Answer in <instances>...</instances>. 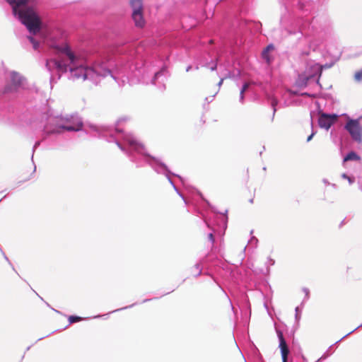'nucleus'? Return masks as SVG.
<instances>
[{"label":"nucleus","instance_id":"f03ea898","mask_svg":"<svg viewBox=\"0 0 362 362\" xmlns=\"http://www.w3.org/2000/svg\"><path fill=\"white\" fill-rule=\"evenodd\" d=\"M121 122V119L118 121L117 124V127L115 129L113 133V130L106 127H98L95 125H90V128L93 130V132H95L93 134L94 136L96 135H102L103 136H110L112 137L117 146L120 148L122 151H124V147L119 143V140L122 139L126 144H127L130 148L136 151L139 153L145 154L144 153V147L140 143H139L131 134H124L119 128V124ZM109 141H112V139H109Z\"/></svg>","mask_w":362,"mask_h":362},{"label":"nucleus","instance_id":"39448f33","mask_svg":"<svg viewBox=\"0 0 362 362\" xmlns=\"http://www.w3.org/2000/svg\"><path fill=\"white\" fill-rule=\"evenodd\" d=\"M345 129L354 141L358 143L362 142V127L358 119H348Z\"/></svg>","mask_w":362,"mask_h":362},{"label":"nucleus","instance_id":"9b49d317","mask_svg":"<svg viewBox=\"0 0 362 362\" xmlns=\"http://www.w3.org/2000/svg\"><path fill=\"white\" fill-rule=\"evenodd\" d=\"M274 50V46L272 45H268L262 53V58L269 64L271 62V57L269 52Z\"/></svg>","mask_w":362,"mask_h":362},{"label":"nucleus","instance_id":"aec40b11","mask_svg":"<svg viewBox=\"0 0 362 362\" xmlns=\"http://www.w3.org/2000/svg\"><path fill=\"white\" fill-rule=\"evenodd\" d=\"M315 134V132L313 131L312 134L308 137L307 141H310Z\"/></svg>","mask_w":362,"mask_h":362},{"label":"nucleus","instance_id":"9d476101","mask_svg":"<svg viewBox=\"0 0 362 362\" xmlns=\"http://www.w3.org/2000/svg\"><path fill=\"white\" fill-rule=\"evenodd\" d=\"M311 71L308 72L305 76H303L304 78L308 80L310 77H313L316 75H320L322 71V67L320 64L315 63L310 65ZM303 78V76H300L299 79Z\"/></svg>","mask_w":362,"mask_h":362},{"label":"nucleus","instance_id":"5701e85b","mask_svg":"<svg viewBox=\"0 0 362 362\" xmlns=\"http://www.w3.org/2000/svg\"><path fill=\"white\" fill-rule=\"evenodd\" d=\"M250 243H252L253 242H254L255 243H257V238H252L250 240Z\"/></svg>","mask_w":362,"mask_h":362},{"label":"nucleus","instance_id":"6ab92c4d","mask_svg":"<svg viewBox=\"0 0 362 362\" xmlns=\"http://www.w3.org/2000/svg\"><path fill=\"white\" fill-rule=\"evenodd\" d=\"M209 240H210L212 243H214V235H213V233H210L209 234Z\"/></svg>","mask_w":362,"mask_h":362},{"label":"nucleus","instance_id":"412c9836","mask_svg":"<svg viewBox=\"0 0 362 362\" xmlns=\"http://www.w3.org/2000/svg\"><path fill=\"white\" fill-rule=\"evenodd\" d=\"M303 291L305 292V296H306L307 298H308V295H309V291H308V289H307V288H304V289H303Z\"/></svg>","mask_w":362,"mask_h":362},{"label":"nucleus","instance_id":"2eb2a0df","mask_svg":"<svg viewBox=\"0 0 362 362\" xmlns=\"http://www.w3.org/2000/svg\"><path fill=\"white\" fill-rule=\"evenodd\" d=\"M165 71L162 70L155 74L154 78L153 79V83L156 84V80L158 79L160 76H163L164 74Z\"/></svg>","mask_w":362,"mask_h":362},{"label":"nucleus","instance_id":"6e6552de","mask_svg":"<svg viewBox=\"0 0 362 362\" xmlns=\"http://www.w3.org/2000/svg\"><path fill=\"white\" fill-rule=\"evenodd\" d=\"M148 162L149 163V164L158 172V173H166V175L169 180V181L170 182V183L173 185L176 191L177 190V188L175 187V186L173 185V182L171 181L170 178L168 176V172H165L166 171V166L160 163V161H158L157 159H156L155 158H150L148 159Z\"/></svg>","mask_w":362,"mask_h":362},{"label":"nucleus","instance_id":"dca6fc26","mask_svg":"<svg viewBox=\"0 0 362 362\" xmlns=\"http://www.w3.org/2000/svg\"><path fill=\"white\" fill-rule=\"evenodd\" d=\"M80 319L81 318L79 317L70 316L69 318V321L70 323H74V322L79 321Z\"/></svg>","mask_w":362,"mask_h":362},{"label":"nucleus","instance_id":"bb28decb","mask_svg":"<svg viewBox=\"0 0 362 362\" xmlns=\"http://www.w3.org/2000/svg\"><path fill=\"white\" fill-rule=\"evenodd\" d=\"M296 317H298V312H299L298 307L296 308Z\"/></svg>","mask_w":362,"mask_h":362},{"label":"nucleus","instance_id":"4be33fe9","mask_svg":"<svg viewBox=\"0 0 362 362\" xmlns=\"http://www.w3.org/2000/svg\"><path fill=\"white\" fill-rule=\"evenodd\" d=\"M347 180H348L349 184H352L354 182V179L351 177H348Z\"/></svg>","mask_w":362,"mask_h":362},{"label":"nucleus","instance_id":"f3484780","mask_svg":"<svg viewBox=\"0 0 362 362\" xmlns=\"http://www.w3.org/2000/svg\"><path fill=\"white\" fill-rule=\"evenodd\" d=\"M355 79L357 81H360L362 79V71H359L356 73Z\"/></svg>","mask_w":362,"mask_h":362},{"label":"nucleus","instance_id":"ddd939ff","mask_svg":"<svg viewBox=\"0 0 362 362\" xmlns=\"http://www.w3.org/2000/svg\"><path fill=\"white\" fill-rule=\"evenodd\" d=\"M358 159H359V157L356 153L350 152L344 157V162H346L348 160H356Z\"/></svg>","mask_w":362,"mask_h":362},{"label":"nucleus","instance_id":"4468645a","mask_svg":"<svg viewBox=\"0 0 362 362\" xmlns=\"http://www.w3.org/2000/svg\"><path fill=\"white\" fill-rule=\"evenodd\" d=\"M249 86V83H245L243 86V88H241L240 90V102H243V98H244V92L247 89Z\"/></svg>","mask_w":362,"mask_h":362},{"label":"nucleus","instance_id":"a211bd4d","mask_svg":"<svg viewBox=\"0 0 362 362\" xmlns=\"http://www.w3.org/2000/svg\"><path fill=\"white\" fill-rule=\"evenodd\" d=\"M194 268L196 269V272H197V275H199L202 272V267H201V265L199 264H197L195 266H194Z\"/></svg>","mask_w":362,"mask_h":362},{"label":"nucleus","instance_id":"cd10ccee","mask_svg":"<svg viewBox=\"0 0 362 362\" xmlns=\"http://www.w3.org/2000/svg\"><path fill=\"white\" fill-rule=\"evenodd\" d=\"M225 76H226V77H228V76L230 77V74L228 73V74H226Z\"/></svg>","mask_w":362,"mask_h":362},{"label":"nucleus","instance_id":"f257e3e1","mask_svg":"<svg viewBox=\"0 0 362 362\" xmlns=\"http://www.w3.org/2000/svg\"><path fill=\"white\" fill-rule=\"evenodd\" d=\"M12 7L13 13L24 24L29 32L36 35L39 42L29 37L33 48L37 49L40 44L47 45L66 59V62L49 59L46 66L50 72L57 74L69 71L71 78L77 80H89L98 83L108 74L117 81L110 70V66L103 59H93L81 51H73L66 42V36L59 28L45 26L36 10L35 0H6Z\"/></svg>","mask_w":362,"mask_h":362},{"label":"nucleus","instance_id":"1a4fd4ad","mask_svg":"<svg viewBox=\"0 0 362 362\" xmlns=\"http://www.w3.org/2000/svg\"><path fill=\"white\" fill-rule=\"evenodd\" d=\"M277 335L279 339V348L281 349V354L282 357V361H287V356L289 353V350L286 345V341L284 338L283 334L281 331H277Z\"/></svg>","mask_w":362,"mask_h":362},{"label":"nucleus","instance_id":"20e7f679","mask_svg":"<svg viewBox=\"0 0 362 362\" xmlns=\"http://www.w3.org/2000/svg\"><path fill=\"white\" fill-rule=\"evenodd\" d=\"M25 86V79L15 71H11L8 74V82L5 87L6 93L17 91Z\"/></svg>","mask_w":362,"mask_h":362},{"label":"nucleus","instance_id":"393cba45","mask_svg":"<svg viewBox=\"0 0 362 362\" xmlns=\"http://www.w3.org/2000/svg\"><path fill=\"white\" fill-rule=\"evenodd\" d=\"M216 68V64H214L210 67V69L213 71Z\"/></svg>","mask_w":362,"mask_h":362},{"label":"nucleus","instance_id":"0eeeda50","mask_svg":"<svg viewBox=\"0 0 362 362\" xmlns=\"http://www.w3.org/2000/svg\"><path fill=\"white\" fill-rule=\"evenodd\" d=\"M338 116L335 114L329 115L322 113L318 119L319 126L321 128L328 130L330 127L337 121Z\"/></svg>","mask_w":362,"mask_h":362},{"label":"nucleus","instance_id":"c85d7f7f","mask_svg":"<svg viewBox=\"0 0 362 362\" xmlns=\"http://www.w3.org/2000/svg\"><path fill=\"white\" fill-rule=\"evenodd\" d=\"M117 83H118L119 85H122V84L124 83V80H122V83H120L119 81H117Z\"/></svg>","mask_w":362,"mask_h":362},{"label":"nucleus","instance_id":"a878e982","mask_svg":"<svg viewBox=\"0 0 362 362\" xmlns=\"http://www.w3.org/2000/svg\"><path fill=\"white\" fill-rule=\"evenodd\" d=\"M223 78H221V81L218 83V86H221L223 83Z\"/></svg>","mask_w":362,"mask_h":362},{"label":"nucleus","instance_id":"c756f323","mask_svg":"<svg viewBox=\"0 0 362 362\" xmlns=\"http://www.w3.org/2000/svg\"><path fill=\"white\" fill-rule=\"evenodd\" d=\"M190 69H191V66H188V67L187 68V71H189V70Z\"/></svg>","mask_w":362,"mask_h":362},{"label":"nucleus","instance_id":"b1692460","mask_svg":"<svg viewBox=\"0 0 362 362\" xmlns=\"http://www.w3.org/2000/svg\"><path fill=\"white\" fill-rule=\"evenodd\" d=\"M341 176H342V177H343L344 179H346V180H347V178H348V177H349L346 174H344H344H342V175H341Z\"/></svg>","mask_w":362,"mask_h":362},{"label":"nucleus","instance_id":"423d86ee","mask_svg":"<svg viewBox=\"0 0 362 362\" xmlns=\"http://www.w3.org/2000/svg\"><path fill=\"white\" fill-rule=\"evenodd\" d=\"M131 6L132 8V18L135 25L137 27H143L145 24V21L142 13V1L132 0Z\"/></svg>","mask_w":362,"mask_h":362},{"label":"nucleus","instance_id":"7ed1b4c3","mask_svg":"<svg viewBox=\"0 0 362 362\" xmlns=\"http://www.w3.org/2000/svg\"><path fill=\"white\" fill-rule=\"evenodd\" d=\"M48 122L45 127V131L47 134L60 133L64 131H79L83 127V122L78 116L54 117L49 116Z\"/></svg>","mask_w":362,"mask_h":362},{"label":"nucleus","instance_id":"7c9ffc66","mask_svg":"<svg viewBox=\"0 0 362 362\" xmlns=\"http://www.w3.org/2000/svg\"><path fill=\"white\" fill-rule=\"evenodd\" d=\"M37 145H38V143H35V146H34V148H36V146H37Z\"/></svg>","mask_w":362,"mask_h":362},{"label":"nucleus","instance_id":"f8f14e48","mask_svg":"<svg viewBox=\"0 0 362 362\" xmlns=\"http://www.w3.org/2000/svg\"><path fill=\"white\" fill-rule=\"evenodd\" d=\"M267 98L268 100L270 101L271 103V105L272 107H273V110H274V114L275 113V112L276 111V106L278 104V101H277V99H276V95H268L267 96Z\"/></svg>","mask_w":362,"mask_h":362}]
</instances>
